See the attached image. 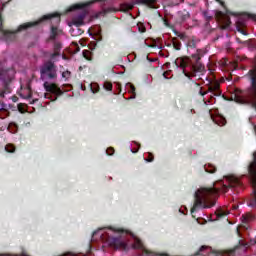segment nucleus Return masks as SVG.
Returning <instances> with one entry per match:
<instances>
[{"label":"nucleus","mask_w":256,"mask_h":256,"mask_svg":"<svg viewBox=\"0 0 256 256\" xmlns=\"http://www.w3.org/2000/svg\"><path fill=\"white\" fill-rule=\"evenodd\" d=\"M198 42L199 40H196L195 37H192L187 40L186 46L188 49H197Z\"/></svg>","instance_id":"nucleus-16"},{"label":"nucleus","mask_w":256,"mask_h":256,"mask_svg":"<svg viewBox=\"0 0 256 256\" xmlns=\"http://www.w3.org/2000/svg\"><path fill=\"white\" fill-rule=\"evenodd\" d=\"M216 1H217V3H220V5H222V7L225 6V2H223V1H221V0H216Z\"/></svg>","instance_id":"nucleus-41"},{"label":"nucleus","mask_w":256,"mask_h":256,"mask_svg":"<svg viewBox=\"0 0 256 256\" xmlns=\"http://www.w3.org/2000/svg\"><path fill=\"white\" fill-rule=\"evenodd\" d=\"M164 77H165V72L163 73Z\"/></svg>","instance_id":"nucleus-51"},{"label":"nucleus","mask_w":256,"mask_h":256,"mask_svg":"<svg viewBox=\"0 0 256 256\" xmlns=\"http://www.w3.org/2000/svg\"><path fill=\"white\" fill-rule=\"evenodd\" d=\"M245 219H246V221H248V220H249V218H248V217H245Z\"/></svg>","instance_id":"nucleus-49"},{"label":"nucleus","mask_w":256,"mask_h":256,"mask_svg":"<svg viewBox=\"0 0 256 256\" xmlns=\"http://www.w3.org/2000/svg\"><path fill=\"white\" fill-rule=\"evenodd\" d=\"M154 157L153 154L149 153V158L147 159L148 163H153Z\"/></svg>","instance_id":"nucleus-37"},{"label":"nucleus","mask_w":256,"mask_h":256,"mask_svg":"<svg viewBox=\"0 0 256 256\" xmlns=\"http://www.w3.org/2000/svg\"><path fill=\"white\" fill-rule=\"evenodd\" d=\"M91 89H92V92H93V93H98V92H99V86H97L96 89H93V88H91Z\"/></svg>","instance_id":"nucleus-40"},{"label":"nucleus","mask_w":256,"mask_h":256,"mask_svg":"<svg viewBox=\"0 0 256 256\" xmlns=\"http://www.w3.org/2000/svg\"><path fill=\"white\" fill-rule=\"evenodd\" d=\"M5 151H6L7 153H15V151H16L15 145H13V144H7V145L5 146Z\"/></svg>","instance_id":"nucleus-23"},{"label":"nucleus","mask_w":256,"mask_h":256,"mask_svg":"<svg viewBox=\"0 0 256 256\" xmlns=\"http://www.w3.org/2000/svg\"><path fill=\"white\" fill-rule=\"evenodd\" d=\"M63 79H69L71 77V71L66 70L62 73Z\"/></svg>","instance_id":"nucleus-27"},{"label":"nucleus","mask_w":256,"mask_h":256,"mask_svg":"<svg viewBox=\"0 0 256 256\" xmlns=\"http://www.w3.org/2000/svg\"><path fill=\"white\" fill-rule=\"evenodd\" d=\"M128 85L130 87V93H132L134 95V97H135V91H136L135 86L133 84H131V83H129Z\"/></svg>","instance_id":"nucleus-34"},{"label":"nucleus","mask_w":256,"mask_h":256,"mask_svg":"<svg viewBox=\"0 0 256 256\" xmlns=\"http://www.w3.org/2000/svg\"><path fill=\"white\" fill-rule=\"evenodd\" d=\"M189 19H191V13H189V11L187 10H182V11H179L177 13V18H176V21L177 23H179L180 25L182 23H185L187 21H189Z\"/></svg>","instance_id":"nucleus-11"},{"label":"nucleus","mask_w":256,"mask_h":256,"mask_svg":"<svg viewBox=\"0 0 256 256\" xmlns=\"http://www.w3.org/2000/svg\"><path fill=\"white\" fill-rule=\"evenodd\" d=\"M82 55L86 61H93V53L89 50H83Z\"/></svg>","instance_id":"nucleus-21"},{"label":"nucleus","mask_w":256,"mask_h":256,"mask_svg":"<svg viewBox=\"0 0 256 256\" xmlns=\"http://www.w3.org/2000/svg\"><path fill=\"white\" fill-rule=\"evenodd\" d=\"M93 3H95V1L74 4L69 8V11H77L79 9L83 10L80 14L72 19L73 25H75L76 27H81V25H84L83 21H85V17H87V10L85 9H87V7H90V5H93Z\"/></svg>","instance_id":"nucleus-4"},{"label":"nucleus","mask_w":256,"mask_h":256,"mask_svg":"<svg viewBox=\"0 0 256 256\" xmlns=\"http://www.w3.org/2000/svg\"><path fill=\"white\" fill-rule=\"evenodd\" d=\"M138 31H139V33H146L147 28H145V25L140 24V25H138Z\"/></svg>","instance_id":"nucleus-28"},{"label":"nucleus","mask_w":256,"mask_h":256,"mask_svg":"<svg viewBox=\"0 0 256 256\" xmlns=\"http://www.w3.org/2000/svg\"><path fill=\"white\" fill-rule=\"evenodd\" d=\"M5 117H9V111L5 108L0 109V119H5Z\"/></svg>","instance_id":"nucleus-24"},{"label":"nucleus","mask_w":256,"mask_h":256,"mask_svg":"<svg viewBox=\"0 0 256 256\" xmlns=\"http://www.w3.org/2000/svg\"><path fill=\"white\" fill-rule=\"evenodd\" d=\"M104 89L106 91H113V84L111 82H104Z\"/></svg>","instance_id":"nucleus-26"},{"label":"nucleus","mask_w":256,"mask_h":256,"mask_svg":"<svg viewBox=\"0 0 256 256\" xmlns=\"http://www.w3.org/2000/svg\"><path fill=\"white\" fill-rule=\"evenodd\" d=\"M110 233H113V230H110Z\"/></svg>","instance_id":"nucleus-50"},{"label":"nucleus","mask_w":256,"mask_h":256,"mask_svg":"<svg viewBox=\"0 0 256 256\" xmlns=\"http://www.w3.org/2000/svg\"><path fill=\"white\" fill-rule=\"evenodd\" d=\"M207 51L205 49H197L191 57H180L176 60V65L182 69L185 77H196L197 73L205 71V65L201 63V59L205 57Z\"/></svg>","instance_id":"nucleus-2"},{"label":"nucleus","mask_w":256,"mask_h":256,"mask_svg":"<svg viewBox=\"0 0 256 256\" xmlns=\"http://www.w3.org/2000/svg\"><path fill=\"white\" fill-rule=\"evenodd\" d=\"M62 45L60 42H55L54 43V51H56L57 53H61V49H62Z\"/></svg>","instance_id":"nucleus-25"},{"label":"nucleus","mask_w":256,"mask_h":256,"mask_svg":"<svg viewBox=\"0 0 256 256\" xmlns=\"http://www.w3.org/2000/svg\"><path fill=\"white\" fill-rule=\"evenodd\" d=\"M239 249V246H235L234 248H230V249H226V250H222L220 252H218V255H235V252Z\"/></svg>","instance_id":"nucleus-15"},{"label":"nucleus","mask_w":256,"mask_h":256,"mask_svg":"<svg viewBox=\"0 0 256 256\" xmlns=\"http://www.w3.org/2000/svg\"><path fill=\"white\" fill-rule=\"evenodd\" d=\"M220 65H222V67H227V65H229V60H227V59H222L221 61H220Z\"/></svg>","instance_id":"nucleus-33"},{"label":"nucleus","mask_w":256,"mask_h":256,"mask_svg":"<svg viewBox=\"0 0 256 256\" xmlns=\"http://www.w3.org/2000/svg\"><path fill=\"white\" fill-rule=\"evenodd\" d=\"M46 99H50L49 94H45Z\"/></svg>","instance_id":"nucleus-44"},{"label":"nucleus","mask_w":256,"mask_h":256,"mask_svg":"<svg viewBox=\"0 0 256 256\" xmlns=\"http://www.w3.org/2000/svg\"><path fill=\"white\" fill-rule=\"evenodd\" d=\"M0 256H3V255H0Z\"/></svg>","instance_id":"nucleus-52"},{"label":"nucleus","mask_w":256,"mask_h":256,"mask_svg":"<svg viewBox=\"0 0 256 256\" xmlns=\"http://www.w3.org/2000/svg\"><path fill=\"white\" fill-rule=\"evenodd\" d=\"M163 23L166 27H169V20H167V18L163 19Z\"/></svg>","instance_id":"nucleus-39"},{"label":"nucleus","mask_w":256,"mask_h":256,"mask_svg":"<svg viewBox=\"0 0 256 256\" xmlns=\"http://www.w3.org/2000/svg\"><path fill=\"white\" fill-rule=\"evenodd\" d=\"M40 79L42 81H55L57 79V65L47 61L40 67Z\"/></svg>","instance_id":"nucleus-5"},{"label":"nucleus","mask_w":256,"mask_h":256,"mask_svg":"<svg viewBox=\"0 0 256 256\" xmlns=\"http://www.w3.org/2000/svg\"><path fill=\"white\" fill-rule=\"evenodd\" d=\"M207 249V246H201V248L199 249L198 252L195 253V256H198V255H205L203 254V251Z\"/></svg>","instance_id":"nucleus-31"},{"label":"nucleus","mask_w":256,"mask_h":256,"mask_svg":"<svg viewBox=\"0 0 256 256\" xmlns=\"http://www.w3.org/2000/svg\"><path fill=\"white\" fill-rule=\"evenodd\" d=\"M44 89L47 93L55 95L52 101H57V97H61V95H63V90H61V88H59L55 83L49 84V82H44Z\"/></svg>","instance_id":"nucleus-9"},{"label":"nucleus","mask_w":256,"mask_h":256,"mask_svg":"<svg viewBox=\"0 0 256 256\" xmlns=\"http://www.w3.org/2000/svg\"><path fill=\"white\" fill-rule=\"evenodd\" d=\"M61 55V53L57 52V51H54V53H52L50 55V59H55V57H59Z\"/></svg>","instance_id":"nucleus-36"},{"label":"nucleus","mask_w":256,"mask_h":256,"mask_svg":"<svg viewBox=\"0 0 256 256\" xmlns=\"http://www.w3.org/2000/svg\"><path fill=\"white\" fill-rule=\"evenodd\" d=\"M245 25V20H238L236 22V29L238 33H241L242 35H247V31H245L244 29Z\"/></svg>","instance_id":"nucleus-12"},{"label":"nucleus","mask_w":256,"mask_h":256,"mask_svg":"<svg viewBox=\"0 0 256 256\" xmlns=\"http://www.w3.org/2000/svg\"><path fill=\"white\" fill-rule=\"evenodd\" d=\"M227 213L223 212V211H219L218 213H216V216L218 219H223V217H226Z\"/></svg>","instance_id":"nucleus-30"},{"label":"nucleus","mask_w":256,"mask_h":256,"mask_svg":"<svg viewBox=\"0 0 256 256\" xmlns=\"http://www.w3.org/2000/svg\"><path fill=\"white\" fill-rule=\"evenodd\" d=\"M107 155H114L115 154V148L110 147L106 150Z\"/></svg>","instance_id":"nucleus-32"},{"label":"nucleus","mask_w":256,"mask_h":256,"mask_svg":"<svg viewBox=\"0 0 256 256\" xmlns=\"http://www.w3.org/2000/svg\"><path fill=\"white\" fill-rule=\"evenodd\" d=\"M236 41H238V43H241V40L239 38H236Z\"/></svg>","instance_id":"nucleus-46"},{"label":"nucleus","mask_w":256,"mask_h":256,"mask_svg":"<svg viewBox=\"0 0 256 256\" xmlns=\"http://www.w3.org/2000/svg\"><path fill=\"white\" fill-rule=\"evenodd\" d=\"M31 97H32L31 89H28V95L24 96V99H31Z\"/></svg>","instance_id":"nucleus-38"},{"label":"nucleus","mask_w":256,"mask_h":256,"mask_svg":"<svg viewBox=\"0 0 256 256\" xmlns=\"http://www.w3.org/2000/svg\"><path fill=\"white\" fill-rule=\"evenodd\" d=\"M2 33L4 35V38L7 39L8 41H13V39H15V33L13 32L2 30Z\"/></svg>","instance_id":"nucleus-20"},{"label":"nucleus","mask_w":256,"mask_h":256,"mask_svg":"<svg viewBox=\"0 0 256 256\" xmlns=\"http://www.w3.org/2000/svg\"><path fill=\"white\" fill-rule=\"evenodd\" d=\"M13 101H14V102L17 101V97H14V98H13Z\"/></svg>","instance_id":"nucleus-47"},{"label":"nucleus","mask_w":256,"mask_h":256,"mask_svg":"<svg viewBox=\"0 0 256 256\" xmlns=\"http://www.w3.org/2000/svg\"><path fill=\"white\" fill-rule=\"evenodd\" d=\"M177 37H179V39H181L182 41H185L187 39V35L185 33H179L176 32Z\"/></svg>","instance_id":"nucleus-29"},{"label":"nucleus","mask_w":256,"mask_h":256,"mask_svg":"<svg viewBox=\"0 0 256 256\" xmlns=\"http://www.w3.org/2000/svg\"><path fill=\"white\" fill-rule=\"evenodd\" d=\"M255 243H256V241H253V242H252V245H255Z\"/></svg>","instance_id":"nucleus-48"},{"label":"nucleus","mask_w":256,"mask_h":256,"mask_svg":"<svg viewBox=\"0 0 256 256\" xmlns=\"http://www.w3.org/2000/svg\"><path fill=\"white\" fill-rule=\"evenodd\" d=\"M7 129L10 133L15 134L17 131H19V125H17L15 122H10Z\"/></svg>","instance_id":"nucleus-19"},{"label":"nucleus","mask_w":256,"mask_h":256,"mask_svg":"<svg viewBox=\"0 0 256 256\" xmlns=\"http://www.w3.org/2000/svg\"><path fill=\"white\" fill-rule=\"evenodd\" d=\"M225 179L228 184H223L221 189L219 188H201L197 190L194 194V205L191 208V213H196L197 209H211V207H215V201H211L212 195H217L219 191L222 193H227L229 189H233V187H241V180L237 178L235 175L225 176Z\"/></svg>","instance_id":"nucleus-1"},{"label":"nucleus","mask_w":256,"mask_h":256,"mask_svg":"<svg viewBox=\"0 0 256 256\" xmlns=\"http://www.w3.org/2000/svg\"><path fill=\"white\" fill-rule=\"evenodd\" d=\"M216 17L222 24L223 29H228V27H231V18L227 14L219 11L216 13Z\"/></svg>","instance_id":"nucleus-10"},{"label":"nucleus","mask_w":256,"mask_h":256,"mask_svg":"<svg viewBox=\"0 0 256 256\" xmlns=\"http://www.w3.org/2000/svg\"><path fill=\"white\" fill-rule=\"evenodd\" d=\"M95 235H99L102 241H107L110 247H114V249H122L123 251H127V243H125V241H123L121 238L109 236V232H107L105 229H99L97 231H94L92 237H95Z\"/></svg>","instance_id":"nucleus-3"},{"label":"nucleus","mask_w":256,"mask_h":256,"mask_svg":"<svg viewBox=\"0 0 256 256\" xmlns=\"http://www.w3.org/2000/svg\"><path fill=\"white\" fill-rule=\"evenodd\" d=\"M43 21H54V23H61V15L59 13L47 14L42 16L37 22H27L19 26L18 31H25L30 29V27H35V25H39V23H43Z\"/></svg>","instance_id":"nucleus-6"},{"label":"nucleus","mask_w":256,"mask_h":256,"mask_svg":"<svg viewBox=\"0 0 256 256\" xmlns=\"http://www.w3.org/2000/svg\"><path fill=\"white\" fill-rule=\"evenodd\" d=\"M135 7L134 3H124L122 4L123 11H132V9Z\"/></svg>","instance_id":"nucleus-22"},{"label":"nucleus","mask_w":256,"mask_h":256,"mask_svg":"<svg viewBox=\"0 0 256 256\" xmlns=\"http://www.w3.org/2000/svg\"><path fill=\"white\" fill-rule=\"evenodd\" d=\"M206 87L207 90H205L203 87H200L198 93L201 95V97H205V95H208V93H211L213 97H221V83L218 80L209 79Z\"/></svg>","instance_id":"nucleus-7"},{"label":"nucleus","mask_w":256,"mask_h":256,"mask_svg":"<svg viewBox=\"0 0 256 256\" xmlns=\"http://www.w3.org/2000/svg\"><path fill=\"white\" fill-rule=\"evenodd\" d=\"M203 15H204V17L206 18V21H210V20H212L213 19V17L212 16H209V12H204L203 13Z\"/></svg>","instance_id":"nucleus-35"},{"label":"nucleus","mask_w":256,"mask_h":256,"mask_svg":"<svg viewBox=\"0 0 256 256\" xmlns=\"http://www.w3.org/2000/svg\"><path fill=\"white\" fill-rule=\"evenodd\" d=\"M59 33H61V30L59 28H57V26H51L49 40L55 41V39H57V36L59 35Z\"/></svg>","instance_id":"nucleus-13"},{"label":"nucleus","mask_w":256,"mask_h":256,"mask_svg":"<svg viewBox=\"0 0 256 256\" xmlns=\"http://www.w3.org/2000/svg\"><path fill=\"white\" fill-rule=\"evenodd\" d=\"M137 3L146 5L147 7H150V9H155V3H157V0H137Z\"/></svg>","instance_id":"nucleus-14"},{"label":"nucleus","mask_w":256,"mask_h":256,"mask_svg":"<svg viewBox=\"0 0 256 256\" xmlns=\"http://www.w3.org/2000/svg\"><path fill=\"white\" fill-rule=\"evenodd\" d=\"M0 97H5V92H0Z\"/></svg>","instance_id":"nucleus-43"},{"label":"nucleus","mask_w":256,"mask_h":256,"mask_svg":"<svg viewBox=\"0 0 256 256\" xmlns=\"http://www.w3.org/2000/svg\"><path fill=\"white\" fill-rule=\"evenodd\" d=\"M204 169L206 173H210V174L217 173V167H215V165L211 163L204 165Z\"/></svg>","instance_id":"nucleus-18"},{"label":"nucleus","mask_w":256,"mask_h":256,"mask_svg":"<svg viewBox=\"0 0 256 256\" xmlns=\"http://www.w3.org/2000/svg\"><path fill=\"white\" fill-rule=\"evenodd\" d=\"M21 106H22V104H19V105H18L19 111H21Z\"/></svg>","instance_id":"nucleus-45"},{"label":"nucleus","mask_w":256,"mask_h":256,"mask_svg":"<svg viewBox=\"0 0 256 256\" xmlns=\"http://www.w3.org/2000/svg\"><path fill=\"white\" fill-rule=\"evenodd\" d=\"M118 233H125V230H123V229H118V230H116Z\"/></svg>","instance_id":"nucleus-42"},{"label":"nucleus","mask_w":256,"mask_h":256,"mask_svg":"<svg viewBox=\"0 0 256 256\" xmlns=\"http://www.w3.org/2000/svg\"><path fill=\"white\" fill-rule=\"evenodd\" d=\"M171 44L173 46V49H175V51H181L182 44L179 38H172Z\"/></svg>","instance_id":"nucleus-17"},{"label":"nucleus","mask_w":256,"mask_h":256,"mask_svg":"<svg viewBox=\"0 0 256 256\" xmlns=\"http://www.w3.org/2000/svg\"><path fill=\"white\" fill-rule=\"evenodd\" d=\"M133 248L141 249L142 256H170L168 253H165V252L157 253L151 250H147V248H145V246L143 245V242L139 238H134Z\"/></svg>","instance_id":"nucleus-8"}]
</instances>
